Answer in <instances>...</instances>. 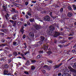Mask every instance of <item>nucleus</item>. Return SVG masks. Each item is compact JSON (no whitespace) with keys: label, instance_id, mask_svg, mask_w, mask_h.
<instances>
[{"label":"nucleus","instance_id":"obj_1","mask_svg":"<svg viewBox=\"0 0 76 76\" xmlns=\"http://www.w3.org/2000/svg\"><path fill=\"white\" fill-rule=\"evenodd\" d=\"M44 20L45 21H50V17L48 16H46L44 17Z\"/></svg>","mask_w":76,"mask_h":76},{"label":"nucleus","instance_id":"obj_2","mask_svg":"<svg viewBox=\"0 0 76 76\" xmlns=\"http://www.w3.org/2000/svg\"><path fill=\"white\" fill-rule=\"evenodd\" d=\"M49 30L51 31H54L55 29V28L54 27V26L53 25H51L50 26L49 28Z\"/></svg>","mask_w":76,"mask_h":76},{"label":"nucleus","instance_id":"obj_3","mask_svg":"<svg viewBox=\"0 0 76 76\" xmlns=\"http://www.w3.org/2000/svg\"><path fill=\"white\" fill-rule=\"evenodd\" d=\"M41 38L42 41H40V42H39V44H42V42H43V40H44V39H45L44 37L43 36H41Z\"/></svg>","mask_w":76,"mask_h":76},{"label":"nucleus","instance_id":"obj_4","mask_svg":"<svg viewBox=\"0 0 76 76\" xmlns=\"http://www.w3.org/2000/svg\"><path fill=\"white\" fill-rule=\"evenodd\" d=\"M68 68L72 72H75V73H76V70L72 69L71 67L69 66L68 67Z\"/></svg>","mask_w":76,"mask_h":76},{"label":"nucleus","instance_id":"obj_5","mask_svg":"<svg viewBox=\"0 0 76 76\" xmlns=\"http://www.w3.org/2000/svg\"><path fill=\"white\" fill-rule=\"evenodd\" d=\"M29 36L31 37V38H34V32L32 31H31L29 34Z\"/></svg>","mask_w":76,"mask_h":76},{"label":"nucleus","instance_id":"obj_6","mask_svg":"<svg viewBox=\"0 0 76 76\" xmlns=\"http://www.w3.org/2000/svg\"><path fill=\"white\" fill-rule=\"evenodd\" d=\"M68 75V76H69V75L68 74H61V73H59L58 74V76H66V75Z\"/></svg>","mask_w":76,"mask_h":76},{"label":"nucleus","instance_id":"obj_7","mask_svg":"<svg viewBox=\"0 0 76 76\" xmlns=\"http://www.w3.org/2000/svg\"><path fill=\"white\" fill-rule=\"evenodd\" d=\"M60 35V34L59 32H55V33L54 35V36H55V37H58V36H59V35Z\"/></svg>","mask_w":76,"mask_h":76},{"label":"nucleus","instance_id":"obj_8","mask_svg":"<svg viewBox=\"0 0 76 76\" xmlns=\"http://www.w3.org/2000/svg\"><path fill=\"white\" fill-rule=\"evenodd\" d=\"M61 65H62V63H61L58 65H55L54 66V67H55V68H58V67L61 66Z\"/></svg>","mask_w":76,"mask_h":76},{"label":"nucleus","instance_id":"obj_9","mask_svg":"<svg viewBox=\"0 0 76 76\" xmlns=\"http://www.w3.org/2000/svg\"><path fill=\"white\" fill-rule=\"evenodd\" d=\"M16 15H14L12 17V20H16L17 19V18H16Z\"/></svg>","mask_w":76,"mask_h":76},{"label":"nucleus","instance_id":"obj_10","mask_svg":"<svg viewBox=\"0 0 76 76\" xmlns=\"http://www.w3.org/2000/svg\"><path fill=\"white\" fill-rule=\"evenodd\" d=\"M34 28L36 30H39L40 28H39V26L38 25H36L35 26Z\"/></svg>","mask_w":76,"mask_h":76},{"label":"nucleus","instance_id":"obj_11","mask_svg":"<svg viewBox=\"0 0 76 76\" xmlns=\"http://www.w3.org/2000/svg\"><path fill=\"white\" fill-rule=\"evenodd\" d=\"M30 61H27L25 64V65L26 66H29V65H30Z\"/></svg>","mask_w":76,"mask_h":76},{"label":"nucleus","instance_id":"obj_12","mask_svg":"<svg viewBox=\"0 0 76 76\" xmlns=\"http://www.w3.org/2000/svg\"><path fill=\"white\" fill-rule=\"evenodd\" d=\"M43 49H44V50H45V51L47 50H48V47L46 46H43Z\"/></svg>","mask_w":76,"mask_h":76},{"label":"nucleus","instance_id":"obj_13","mask_svg":"<svg viewBox=\"0 0 76 76\" xmlns=\"http://www.w3.org/2000/svg\"><path fill=\"white\" fill-rule=\"evenodd\" d=\"M68 17H71L72 16V13L71 12H69L67 14Z\"/></svg>","mask_w":76,"mask_h":76},{"label":"nucleus","instance_id":"obj_14","mask_svg":"<svg viewBox=\"0 0 76 76\" xmlns=\"http://www.w3.org/2000/svg\"><path fill=\"white\" fill-rule=\"evenodd\" d=\"M1 31L2 32H5V33H6V32H7V29H2L1 30Z\"/></svg>","mask_w":76,"mask_h":76},{"label":"nucleus","instance_id":"obj_15","mask_svg":"<svg viewBox=\"0 0 76 76\" xmlns=\"http://www.w3.org/2000/svg\"><path fill=\"white\" fill-rule=\"evenodd\" d=\"M13 44L14 45H18V43L16 42H13Z\"/></svg>","mask_w":76,"mask_h":76},{"label":"nucleus","instance_id":"obj_16","mask_svg":"<svg viewBox=\"0 0 76 76\" xmlns=\"http://www.w3.org/2000/svg\"><path fill=\"white\" fill-rule=\"evenodd\" d=\"M7 16L8 17H9V15L8 14H7L6 15H5V18H6V19L7 20Z\"/></svg>","mask_w":76,"mask_h":76},{"label":"nucleus","instance_id":"obj_17","mask_svg":"<svg viewBox=\"0 0 76 76\" xmlns=\"http://www.w3.org/2000/svg\"><path fill=\"white\" fill-rule=\"evenodd\" d=\"M20 31L21 32V33H22V34H23V33L24 32V30H23V28H22L20 30Z\"/></svg>","mask_w":76,"mask_h":76},{"label":"nucleus","instance_id":"obj_18","mask_svg":"<svg viewBox=\"0 0 76 76\" xmlns=\"http://www.w3.org/2000/svg\"><path fill=\"white\" fill-rule=\"evenodd\" d=\"M51 66H50L49 67L48 66V67H47V69H46V70H50V69H51Z\"/></svg>","mask_w":76,"mask_h":76},{"label":"nucleus","instance_id":"obj_19","mask_svg":"<svg viewBox=\"0 0 76 76\" xmlns=\"http://www.w3.org/2000/svg\"><path fill=\"white\" fill-rule=\"evenodd\" d=\"M43 67L44 69H46V70H47V67H48V65H45Z\"/></svg>","mask_w":76,"mask_h":76},{"label":"nucleus","instance_id":"obj_20","mask_svg":"<svg viewBox=\"0 0 76 76\" xmlns=\"http://www.w3.org/2000/svg\"><path fill=\"white\" fill-rule=\"evenodd\" d=\"M31 69L32 70H34L35 69V67L34 66H31Z\"/></svg>","mask_w":76,"mask_h":76},{"label":"nucleus","instance_id":"obj_21","mask_svg":"<svg viewBox=\"0 0 76 76\" xmlns=\"http://www.w3.org/2000/svg\"><path fill=\"white\" fill-rule=\"evenodd\" d=\"M42 72L43 73V74H45L46 73V71L45 70L43 69L42 70Z\"/></svg>","mask_w":76,"mask_h":76},{"label":"nucleus","instance_id":"obj_22","mask_svg":"<svg viewBox=\"0 0 76 76\" xmlns=\"http://www.w3.org/2000/svg\"><path fill=\"white\" fill-rule=\"evenodd\" d=\"M73 8L75 10H76V6L75 5H73Z\"/></svg>","mask_w":76,"mask_h":76},{"label":"nucleus","instance_id":"obj_23","mask_svg":"<svg viewBox=\"0 0 76 76\" xmlns=\"http://www.w3.org/2000/svg\"><path fill=\"white\" fill-rule=\"evenodd\" d=\"M4 75H7V73H8V72L6 70L4 71Z\"/></svg>","mask_w":76,"mask_h":76},{"label":"nucleus","instance_id":"obj_24","mask_svg":"<svg viewBox=\"0 0 76 76\" xmlns=\"http://www.w3.org/2000/svg\"><path fill=\"white\" fill-rule=\"evenodd\" d=\"M29 20L31 22H34V18H33V19H30Z\"/></svg>","mask_w":76,"mask_h":76},{"label":"nucleus","instance_id":"obj_25","mask_svg":"<svg viewBox=\"0 0 76 76\" xmlns=\"http://www.w3.org/2000/svg\"><path fill=\"white\" fill-rule=\"evenodd\" d=\"M41 57H42V56L41 55H40L37 56V58H41Z\"/></svg>","mask_w":76,"mask_h":76},{"label":"nucleus","instance_id":"obj_26","mask_svg":"<svg viewBox=\"0 0 76 76\" xmlns=\"http://www.w3.org/2000/svg\"><path fill=\"white\" fill-rule=\"evenodd\" d=\"M68 10H72V7H71L70 6H69L68 7Z\"/></svg>","mask_w":76,"mask_h":76},{"label":"nucleus","instance_id":"obj_27","mask_svg":"<svg viewBox=\"0 0 76 76\" xmlns=\"http://www.w3.org/2000/svg\"><path fill=\"white\" fill-rule=\"evenodd\" d=\"M24 73L25 74V75H28V74H29V72L27 71H24Z\"/></svg>","mask_w":76,"mask_h":76},{"label":"nucleus","instance_id":"obj_28","mask_svg":"<svg viewBox=\"0 0 76 76\" xmlns=\"http://www.w3.org/2000/svg\"><path fill=\"white\" fill-rule=\"evenodd\" d=\"M17 23L18 25H20L22 24V23H21L20 22H17Z\"/></svg>","mask_w":76,"mask_h":76},{"label":"nucleus","instance_id":"obj_29","mask_svg":"<svg viewBox=\"0 0 76 76\" xmlns=\"http://www.w3.org/2000/svg\"><path fill=\"white\" fill-rule=\"evenodd\" d=\"M29 4V2L28 1H26L25 3V4L26 6H27Z\"/></svg>","mask_w":76,"mask_h":76},{"label":"nucleus","instance_id":"obj_30","mask_svg":"<svg viewBox=\"0 0 76 76\" xmlns=\"http://www.w3.org/2000/svg\"><path fill=\"white\" fill-rule=\"evenodd\" d=\"M14 54H15V56H17L18 55V53L16 52H14L13 53Z\"/></svg>","mask_w":76,"mask_h":76},{"label":"nucleus","instance_id":"obj_31","mask_svg":"<svg viewBox=\"0 0 76 76\" xmlns=\"http://www.w3.org/2000/svg\"><path fill=\"white\" fill-rule=\"evenodd\" d=\"M58 47H60V48H63V45H58Z\"/></svg>","mask_w":76,"mask_h":76},{"label":"nucleus","instance_id":"obj_32","mask_svg":"<svg viewBox=\"0 0 76 76\" xmlns=\"http://www.w3.org/2000/svg\"><path fill=\"white\" fill-rule=\"evenodd\" d=\"M27 24L28 25H31V23H30V22L29 21H28L27 22Z\"/></svg>","mask_w":76,"mask_h":76},{"label":"nucleus","instance_id":"obj_33","mask_svg":"<svg viewBox=\"0 0 76 76\" xmlns=\"http://www.w3.org/2000/svg\"><path fill=\"white\" fill-rule=\"evenodd\" d=\"M1 46H2V47H4V46H6V44H2L1 45Z\"/></svg>","mask_w":76,"mask_h":76},{"label":"nucleus","instance_id":"obj_34","mask_svg":"<svg viewBox=\"0 0 76 76\" xmlns=\"http://www.w3.org/2000/svg\"><path fill=\"white\" fill-rule=\"evenodd\" d=\"M31 61L32 63H35V62H36V61L35 60H32Z\"/></svg>","mask_w":76,"mask_h":76},{"label":"nucleus","instance_id":"obj_35","mask_svg":"<svg viewBox=\"0 0 76 76\" xmlns=\"http://www.w3.org/2000/svg\"><path fill=\"white\" fill-rule=\"evenodd\" d=\"M72 52L73 53H76V51L75 50H73L72 51Z\"/></svg>","mask_w":76,"mask_h":76},{"label":"nucleus","instance_id":"obj_36","mask_svg":"<svg viewBox=\"0 0 76 76\" xmlns=\"http://www.w3.org/2000/svg\"><path fill=\"white\" fill-rule=\"evenodd\" d=\"M25 38H26V36L24 34L23 36V39H25Z\"/></svg>","mask_w":76,"mask_h":76},{"label":"nucleus","instance_id":"obj_37","mask_svg":"<svg viewBox=\"0 0 76 76\" xmlns=\"http://www.w3.org/2000/svg\"><path fill=\"white\" fill-rule=\"evenodd\" d=\"M60 11L61 12H62L63 11V8H61L60 9Z\"/></svg>","mask_w":76,"mask_h":76},{"label":"nucleus","instance_id":"obj_38","mask_svg":"<svg viewBox=\"0 0 76 76\" xmlns=\"http://www.w3.org/2000/svg\"><path fill=\"white\" fill-rule=\"evenodd\" d=\"M29 52H27L26 53H24V54H25V55H26V54H29Z\"/></svg>","mask_w":76,"mask_h":76},{"label":"nucleus","instance_id":"obj_39","mask_svg":"<svg viewBox=\"0 0 76 76\" xmlns=\"http://www.w3.org/2000/svg\"><path fill=\"white\" fill-rule=\"evenodd\" d=\"M13 26L15 27V26H16V23H13Z\"/></svg>","mask_w":76,"mask_h":76},{"label":"nucleus","instance_id":"obj_40","mask_svg":"<svg viewBox=\"0 0 76 76\" xmlns=\"http://www.w3.org/2000/svg\"><path fill=\"white\" fill-rule=\"evenodd\" d=\"M32 3H37V1H35L33 0L32 1Z\"/></svg>","mask_w":76,"mask_h":76},{"label":"nucleus","instance_id":"obj_41","mask_svg":"<svg viewBox=\"0 0 76 76\" xmlns=\"http://www.w3.org/2000/svg\"><path fill=\"white\" fill-rule=\"evenodd\" d=\"M39 53L40 54H42V53H43V51H39Z\"/></svg>","mask_w":76,"mask_h":76},{"label":"nucleus","instance_id":"obj_42","mask_svg":"<svg viewBox=\"0 0 76 76\" xmlns=\"http://www.w3.org/2000/svg\"><path fill=\"white\" fill-rule=\"evenodd\" d=\"M9 21L10 22H11V23H13L14 22L13 20H9Z\"/></svg>","mask_w":76,"mask_h":76},{"label":"nucleus","instance_id":"obj_43","mask_svg":"<svg viewBox=\"0 0 76 76\" xmlns=\"http://www.w3.org/2000/svg\"><path fill=\"white\" fill-rule=\"evenodd\" d=\"M48 62L49 63H53V61H48Z\"/></svg>","mask_w":76,"mask_h":76},{"label":"nucleus","instance_id":"obj_44","mask_svg":"<svg viewBox=\"0 0 76 76\" xmlns=\"http://www.w3.org/2000/svg\"><path fill=\"white\" fill-rule=\"evenodd\" d=\"M72 38H73V37H69L68 39H69L70 40V39H72Z\"/></svg>","mask_w":76,"mask_h":76},{"label":"nucleus","instance_id":"obj_45","mask_svg":"<svg viewBox=\"0 0 76 76\" xmlns=\"http://www.w3.org/2000/svg\"><path fill=\"white\" fill-rule=\"evenodd\" d=\"M47 54H51V52L49 51L48 52H47Z\"/></svg>","mask_w":76,"mask_h":76},{"label":"nucleus","instance_id":"obj_46","mask_svg":"<svg viewBox=\"0 0 76 76\" xmlns=\"http://www.w3.org/2000/svg\"><path fill=\"white\" fill-rule=\"evenodd\" d=\"M11 61H12V60H11V59L9 60L8 61V63H10Z\"/></svg>","mask_w":76,"mask_h":76},{"label":"nucleus","instance_id":"obj_47","mask_svg":"<svg viewBox=\"0 0 76 76\" xmlns=\"http://www.w3.org/2000/svg\"><path fill=\"white\" fill-rule=\"evenodd\" d=\"M3 9H4V10H6V7H5V6H4L3 7Z\"/></svg>","mask_w":76,"mask_h":76},{"label":"nucleus","instance_id":"obj_48","mask_svg":"<svg viewBox=\"0 0 76 76\" xmlns=\"http://www.w3.org/2000/svg\"><path fill=\"white\" fill-rule=\"evenodd\" d=\"M28 15H29V16H31V13L29 12L28 13Z\"/></svg>","mask_w":76,"mask_h":76},{"label":"nucleus","instance_id":"obj_49","mask_svg":"<svg viewBox=\"0 0 76 76\" xmlns=\"http://www.w3.org/2000/svg\"><path fill=\"white\" fill-rule=\"evenodd\" d=\"M26 18L27 19H28V18H29V16H28V15H26Z\"/></svg>","mask_w":76,"mask_h":76},{"label":"nucleus","instance_id":"obj_50","mask_svg":"<svg viewBox=\"0 0 76 76\" xmlns=\"http://www.w3.org/2000/svg\"><path fill=\"white\" fill-rule=\"evenodd\" d=\"M66 4H64L63 5V7H65L66 6V5H65Z\"/></svg>","mask_w":76,"mask_h":76},{"label":"nucleus","instance_id":"obj_51","mask_svg":"<svg viewBox=\"0 0 76 76\" xmlns=\"http://www.w3.org/2000/svg\"><path fill=\"white\" fill-rule=\"evenodd\" d=\"M20 70H23V67H21V68H20Z\"/></svg>","mask_w":76,"mask_h":76},{"label":"nucleus","instance_id":"obj_52","mask_svg":"<svg viewBox=\"0 0 76 76\" xmlns=\"http://www.w3.org/2000/svg\"><path fill=\"white\" fill-rule=\"evenodd\" d=\"M20 20V21H23V18H21Z\"/></svg>","mask_w":76,"mask_h":76},{"label":"nucleus","instance_id":"obj_53","mask_svg":"<svg viewBox=\"0 0 76 76\" xmlns=\"http://www.w3.org/2000/svg\"><path fill=\"white\" fill-rule=\"evenodd\" d=\"M7 75H10V73H7Z\"/></svg>","mask_w":76,"mask_h":76},{"label":"nucleus","instance_id":"obj_54","mask_svg":"<svg viewBox=\"0 0 76 76\" xmlns=\"http://www.w3.org/2000/svg\"><path fill=\"white\" fill-rule=\"evenodd\" d=\"M4 41H5L4 39H3V40H2V42H4Z\"/></svg>","mask_w":76,"mask_h":76},{"label":"nucleus","instance_id":"obj_55","mask_svg":"<svg viewBox=\"0 0 76 76\" xmlns=\"http://www.w3.org/2000/svg\"><path fill=\"white\" fill-rule=\"evenodd\" d=\"M21 55L22 56V57H23V56H24V55L22 53H21Z\"/></svg>","mask_w":76,"mask_h":76},{"label":"nucleus","instance_id":"obj_56","mask_svg":"<svg viewBox=\"0 0 76 76\" xmlns=\"http://www.w3.org/2000/svg\"><path fill=\"white\" fill-rule=\"evenodd\" d=\"M24 26H28V24H25Z\"/></svg>","mask_w":76,"mask_h":76},{"label":"nucleus","instance_id":"obj_57","mask_svg":"<svg viewBox=\"0 0 76 76\" xmlns=\"http://www.w3.org/2000/svg\"><path fill=\"white\" fill-rule=\"evenodd\" d=\"M49 15H50V16H51V15H52V12H50L49 13Z\"/></svg>","mask_w":76,"mask_h":76},{"label":"nucleus","instance_id":"obj_58","mask_svg":"<svg viewBox=\"0 0 76 76\" xmlns=\"http://www.w3.org/2000/svg\"><path fill=\"white\" fill-rule=\"evenodd\" d=\"M12 56V54H10L9 55V57H11V56Z\"/></svg>","mask_w":76,"mask_h":76},{"label":"nucleus","instance_id":"obj_59","mask_svg":"<svg viewBox=\"0 0 76 76\" xmlns=\"http://www.w3.org/2000/svg\"><path fill=\"white\" fill-rule=\"evenodd\" d=\"M57 40H55V44H57Z\"/></svg>","mask_w":76,"mask_h":76},{"label":"nucleus","instance_id":"obj_60","mask_svg":"<svg viewBox=\"0 0 76 76\" xmlns=\"http://www.w3.org/2000/svg\"><path fill=\"white\" fill-rule=\"evenodd\" d=\"M52 18H53L54 19H56V17H52Z\"/></svg>","mask_w":76,"mask_h":76},{"label":"nucleus","instance_id":"obj_61","mask_svg":"<svg viewBox=\"0 0 76 76\" xmlns=\"http://www.w3.org/2000/svg\"><path fill=\"white\" fill-rule=\"evenodd\" d=\"M7 39H11V37H8L7 38Z\"/></svg>","mask_w":76,"mask_h":76},{"label":"nucleus","instance_id":"obj_62","mask_svg":"<svg viewBox=\"0 0 76 76\" xmlns=\"http://www.w3.org/2000/svg\"><path fill=\"white\" fill-rule=\"evenodd\" d=\"M22 13L23 15H25V12H22Z\"/></svg>","mask_w":76,"mask_h":76},{"label":"nucleus","instance_id":"obj_63","mask_svg":"<svg viewBox=\"0 0 76 76\" xmlns=\"http://www.w3.org/2000/svg\"><path fill=\"white\" fill-rule=\"evenodd\" d=\"M12 10H13L14 11H15V9L13 8H12Z\"/></svg>","mask_w":76,"mask_h":76},{"label":"nucleus","instance_id":"obj_64","mask_svg":"<svg viewBox=\"0 0 76 76\" xmlns=\"http://www.w3.org/2000/svg\"><path fill=\"white\" fill-rule=\"evenodd\" d=\"M24 48H26V45H25V46L24 47Z\"/></svg>","mask_w":76,"mask_h":76}]
</instances>
